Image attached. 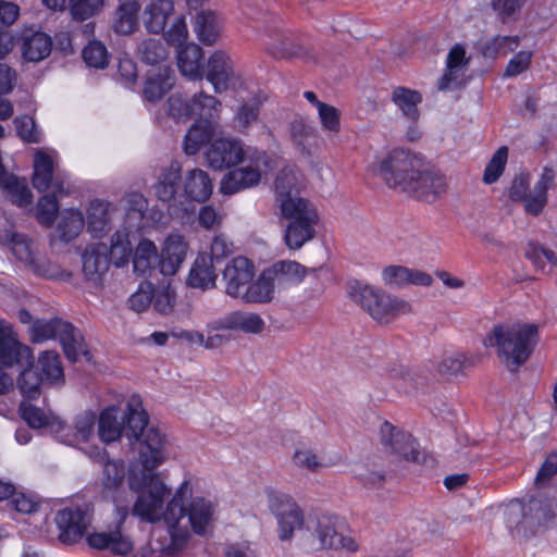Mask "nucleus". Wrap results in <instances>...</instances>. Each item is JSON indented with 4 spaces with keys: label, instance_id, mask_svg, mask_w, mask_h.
I'll use <instances>...</instances> for the list:
<instances>
[{
    "label": "nucleus",
    "instance_id": "nucleus-61",
    "mask_svg": "<svg viewBox=\"0 0 557 557\" xmlns=\"http://www.w3.org/2000/svg\"><path fill=\"white\" fill-rule=\"evenodd\" d=\"M104 0H74L71 5V15L74 20L83 22L99 13Z\"/></svg>",
    "mask_w": 557,
    "mask_h": 557
},
{
    "label": "nucleus",
    "instance_id": "nucleus-34",
    "mask_svg": "<svg viewBox=\"0 0 557 557\" xmlns=\"http://www.w3.org/2000/svg\"><path fill=\"white\" fill-rule=\"evenodd\" d=\"M52 49V39L42 32H35L23 38L21 53L27 62H39L46 59Z\"/></svg>",
    "mask_w": 557,
    "mask_h": 557
},
{
    "label": "nucleus",
    "instance_id": "nucleus-64",
    "mask_svg": "<svg viewBox=\"0 0 557 557\" xmlns=\"http://www.w3.org/2000/svg\"><path fill=\"white\" fill-rule=\"evenodd\" d=\"M96 414L91 411H84L76 416L74 421L75 438L87 442L95 432Z\"/></svg>",
    "mask_w": 557,
    "mask_h": 557
},
{
    "label": "nucleus",
    "instance_id": "nucleus-57",
    "mask_svg": "<svg viewBox=\"0 0 557 557\" xmlns=\"http://www.w3.org/2000/svg\"><path fill=\"white\" fill-rule=\"evenodd\" d=\"M260 107L261 103L258 99H251L239 106L235 115V122L240 132L247 131L258 122Z\"/></svg>",
    "mask_w": 557,
    "mask_h": 557
},
{
    "label": "nucleus",
    "instance_id": "nucleus-3",
    "mask_svg": "<svg viewBox=\"0 0 557 557\" xmlns=\"http://www.w3.org/2000/svg\"><path fill=\"white\" fill-rule=\"evenodd\" d=\"M537 341L535 324H497L484 339V345L495 347L498 358L513 372L527 362Z\"/></svg>",
    "mask_w": 557,
    "mask_h": 557
},
{
    "label": "nucleus",
    "instance_id": "nucleus-14",
    "mask_svg": "<svg viewBox=\"0 0 557 557\" xmlns=\"http://www.w3.org/2000/svg\"><path fill=\"white\" fill-rule=\"evenodd\" d=\"M380 435L381 444L386 453L396 455L406 461L417 463L422 461V453L418 450L416 441L409 433L384 421L380 428Z\"/></svg>",
    "mask_w": 557,
    "mask_h": 557
},
{
    "label": "nucleus",
    "instance_id": "nucleus-48",
    "mask_svg": "<svg viewBox=\"0 0 557 557\" xmlns=\"http://www.w3.org/2000/svg\"><path fill=\"white\" fill-rule=\"evenodd\" d=\"M22 371L17 377V386L23 395L33 399L39 395V386L44 376L34 370V359L29 366H18Z\"/></svg>",
    "mask_w": 557,
    "mask_h": 557
},
{
    "label": "nucleus",
    "instance_id": "nucleus-63",
    "mask_svg": "<svg viewBox=\"0 0 557 557\" xmlns=\"http://www.w3.org/2000/svg\"><path fill=\"white\" fill-rule=\"evenodd\" d=\"M176 301V294L170 287L152 290V306L161 314L173 312Z\"/></svg>",
    "mask_w": 557,
    "mask_h": 557
},
{
    "label": "nucleus",
    "instance_id": "nucleus-35",
    "mask_svg": "<svg viewBox=\"0 0 557 557\" xmlns=\"http://www.w3.org/2000/svg\"><path fill=\"white\" fill-rule=\"evenodd\" d=\"M0 187L5 191L10 201L18 207H26L32 203L33 194L24 178L9 174L4 169L0 175Z\"/></svg>",
    "mask_w": 557,
    "mask_h": 557
},
{
    "label": "nucleus",
    "instance_id": "nucleus-15",
    "mask_svg": "<svg viewBox=\"0 0 557 557\" xmlns=\"http://www.w3.org/2000/svg\"><path fill=\"white\" fill-rule=\"evenodd\" d=\"M251 151L245 150L239 140L221 138L210 144L205 152V159L209 168L221 171L244 162L245 157Z\"/></svg>",
    "mask_w": 557,
    "mask_h": 557
},
{
    "label": "nucleus",
    "instance_id": "nucleus-46",
    "mask_svg": "<svg viewBox=\"0 0 557 557\" xmlns=\"http://www.w3.org/2000/svg\"><path fill=\"white\" fill-rule=\"evenodd\" d=\"M108 205L103 201H92L88 210L87 226L97 237L102 236L109 228Z\"/></svg>",
    "mask_w": 557,
    "mask_h": 557
},
{
    "label": "nucleus",
    "instance_id": "nucleus-58",
    "mask_svg": "<svg viewBox=\"0 0 557 557\" xmlns=\"http://www.w3.org/2000/svg\"><path fill=\"white\" fill-rule=\"evenodd\" d=\"M132 247L128 240L116 232L111 237V245L109 248L110 263L113 262L117 268L125 265L131 258Z\"/></svg>",
    "mask_w": 557,
    "mask_h": 557
},
{
    "label": "nucleus",
    "instance_id": "nucleus-33",
    "mask_svg": "<svg viewBox=\"0 0 557 557\" xmlns=\"http://www.w3.org/2000/svg\"><path fill=\"white\" fill-rule=\"evenodd\" d=\"M174 13L172 0H151L145 9V26L151 34H160L165 29L169 17Z\"/></svg>",
    "mask_w": 557,
    "mask_h": 557
},
{
    "label": "nucleus",
    "instance_id": "nucleus-40",
    "mask_svg": "<svg viewBox=\"0 0 557 557\" xmlns=\"http://www.w3.org/2000/svg\"><path fill=\"white\" fill-rule=\"evenodd\" d=\"M467 63L468 60H466L465 48L461 45H455L448 52L446 61L447 69L444 75L438 79V89H449L451 85L457 82L459 72Z\"/></svg>",
    "mask_w": 557,
    "mask_h": 557
},
{
    "label": "nucleus",
    "instance_id": "nucleus-62",
    "mask_svg": "<svg viewBox=\"0 0 557 557\" xmlns=\"http://www.w3.org/2000/svg\"><path fill=\"white\" fill-rule=\"evenodd\" d=\"M190 98L181 94H173L168 99V113L177 121H187L191 119Z\"/></svg>",
    "mask_w": 557,
    "mask_h": 557
},
{
    "label": "nucleus",
    "instance_id": "nucleus-28",
    "mask_svg": "<svg viewBox=\"0 0 557 557\" xmlns=\"http://www.w3.org/2000/svg\"><path fill=\"white\" fill-rule=\"evenodd\" d=\"M216 263L207 253L197 256L187 277V285L193 288L208 289L215 286L218 274Z\"/></svg>",
    "mask_w": 557,
    "mask_h": 557
},
{
    "label": "nucleus",
    "instance_id": "nucleus-43",
    "mask_svg": "<svg viewBox=\"0 0 557 557\" xmlns=\"http://www.w3.org/2000/svg\"><path fill=\"white\" fill-rule=\"evenodd\" d=\"M392 100L410 120L417 121L419 117L418 104L422 101L419 91L406 87H396L392 94Z\"/></svg>",
    "mask_w": 557,
    "mask_h": 557
},
{
    "label": "nucleus",
    "instance_id": "nucleus-36",
    "mask_svg": "<svg viewBox=\"0 0 557 557\" xmlns=\"http://www.w3.org/2000/svg\"><path fill=\"white\" fill-rule=\"evenodd\" d=\"M214 133V123L195 121L189 127L183 141V149L187 156H195L208 144Z\"/></svg>",
    "mask_w": 557,
    "mask_h": 557
},
{
    "label": "nucleus",
    "instance_id": "nucleus-17",
    "mask_svg": "<svg viewBox=\"0 0 557 557\" xmlns=\"http://www.w3.org/2000/svg\"><path fill=\"white\" fill-rule=\"evenodd\" d=\"M253 277L255 265L248 258L242 256L233 258L223 270L226 295L238 299Z\"/></svg>",
    "mask_w": 557,
    "mask_h": 557
},
{
    "label": "nucleus",
    "instance_id": "nucleus-38",
    "mask_svg": "<svg viewBox=\"0 0 557 557\" xmlns=\"http://www.w3.org/2000/svg\"><path fill=\"white\" fill-rule=\"evenodd\" d=\"M221 102L219 99L203 91L195 94L190 98L191 117L196 121L214 123L219 116Z\"/></svg>",
    "mask_w": 557,
    "mask_h": 557
},
{
    "label": "nucleus",
    "instance_id": "nucleus-8",
    "mask_svg": "<svg viewBox=\"0 0 557 557\" xmlns=\"http://www.w3.org/2000/svg\"><path fill=\"white\" fill-rule=\"evenodd\" d=\"M52 338H59L63 352L71 362H76L81 354L87 355L83 336L72 323L54 318L51 320H36L32 324V342L41 343Z\"/></svg>",
    "mask_w": 557,
    "mask_h": 557
},
{
    "label": "nucleus",
    "instance_id": "nucleus-1",
    "mask_svg": "<svg viewBox=\"0 0 557 557\" xmlns=\"http://www.w3.org/2000/svg\"><path fill=\"white\" fill-rule=\"evenodd\" d=\"M148 414L128 406V413L123 420L124 435L131 444L139 445V462L143 466L139 474L132 472L128 476L131 490L138 493L132 513L141 521H152L158 516L161 497L166 492L165 484L153 470L164 461L165 438L161 432L151 426Z\"/></svg>",
    "mask_w": 557,
    "mask_h": 557
},
{
    "label": "nucleus",
    "instance_id": "nucleus-52",
    "mask_svg": "<svg viewBox=\"0 0 557 557\" xmlns=\"http://www.w3.org/2000/svg\"><path fill=\"white\" fill-rule=\"evenodd\" d=\"M23 420L33 429H40L51 426L55 432H61L65 425L58 421L55 423L50 421V418L40 409L33 405H21Z\"/></svg>",
    "mask_w": 557,
    "mask_h": 557
},
{
    "label": "nucleus",
    "instance_id": "nucleus-2",
    "mask_svg": "<svg viewBox=\"0 0 557 557\" xmlns=\"http://www.w3.org/2000/svg\"><path fill=\"white\" fill-rule=\"evenodd\" d=\"M380 175L392 188L426 202L435 201L446 193V177L420 154L395 149L381 161Z\"/></svg>",
    "mask_w": 557,
    "mask_h": 557
},
{
    "label": "nucleus",
    "instance_id": "nucleus-29",
    "mask_svg": "<svg viewBox=\"0 0 557 557\" xmlns=\"http://www.w3.org/2000/svg\"><path fill=\"white\" fill-rule=\"evenodd\" d=\"M272 272L264 270L256 281L248 283L242 296L238 297L245 304H268L274 298L275 282Z\"/></svg>",
    "mask_w": 557,
    "mask_h": 557
},
{
    "label": "nucleus",
    "instance_id": "nucleus-11",
    "mask_svg": "<svg viewBox=\"0 0 557 557\" xmlns=\"http://www.w3.org/2000/svg\"><path fill=\"white\" fill-rule=\"evenodd\" d=\"M247 165L227 172L221 182V191L233 195L247 188L257 186L261 181V168L268 165V156L264 151L252 150L245 157Z\"/></svg>",
    "mask_w": 557,
    "mask_h": 557
},
{
    "label": "nucleus",
    "instance_id": "nucleus-37",
    "mask_svg": "<svg viewBox=\"0 0 557 557\" xmlns=\"http://www.w3.org/2000/svg\"><path fill=\"white\" fill-rule=\"evenodd\" d=\"M194 30L198 39L207 46L216 41L221 32L219 16L212 11H200L195 16Z\"/></svg>",
    "mask_w": 557,
    "mask_h": 557
},
{
    "label": "nucleus",
    "instance_id": "nucleus-56",
    "mask_svg": "<svg viewBox=\"0 0 557 557\" xmlns=\"http://www.w3.org/2000/svg\"><path fill=\"white\" fill-rule=\"evenodd\" d=\"M125 465L122 460L107 459L103 463L102 485L106 490H117L124 482Z\"/></svg>",
    "mask_w": 557,
    "mask_h": 557
},
{
    "label": "nucleus",
    "instance_id": "nucleus-26",
    "mask_svg": "<svg viewBox=\"0 0 557 557\" xmlns=\"http://www.w3.org/2000/svg\"><path fill=\"white\" fill-rule=\"evenodd\" d=\"M264 45L268 53L276 59H306L309 57L308 48L289 34L269 36V40L264 41Z\"/></svg>",
    "mask_w": 557,
    "mask_h": 557
},
{
    "label": "nucleus",
    "instance_id": "nucleus-16",
    "mask_svg": "<svg viewBox=\"0 0 557 557\" xmlns=\"http://www.w3.org/2000/svg\"><path fill=\"white\" fill-rule=\"evenodd\" d=\"M33 360L32 349L22 344L12 325L0 320V363L3 367L29 366Z\"/></svg>",
    "mask_w": 557,
    "mask_h": 557
},
{
    "label": "nucleus",
    "instance_id": "nucleus-20",
    "mask_svg": "<svg viewBox=\"0 0 557 557\" xmlns=\"http://www.w3.org/2000/svg\"><path fill=\"white\" fill-rule=\"evenodd\" d=\"M82 262L86 278L95 284L101 283L110 268L109 247L103 243L88 246L82 255Z\"/></svg>",
    "mask_w": 557,
    "mask_h": 557
},
{
    "label": "nucleus",
    "instance_id": "nucleus-32",
    "mask_svg": "<svg viewBox=\"0 0 557 557\" xmlns=\"http://www.w3.org/2000/svg\"><path fill=\"white\" fill-rule=\"evenodd\" d=\"M138 0H121L115 13L112 27L116 34L129 35L138 27V14L140 11Z\"/></svg>",
    "mask_w": 557,
    "mask_h": 557
},
{
    "label": "nucleus",
    "instance_id": "nucleus-44",
    "mask_svg": "<svg viewBox=\"0 0 557 557\" xmlns=\"http://www.w3.org/2000/svg\"><path fill=\"white\" fill-rule=\"evenodd\" d=\"M84 227V216L78 210H67L62 215L57 226L59 237L63 242L74 239Z\"/></svg>",
    "mask_w": 557,
    "mask_h": 557
},
{
    "label": "nucleus",
    "instance_id": "nucleus-5",
    "mask_svg": "<svg viewBox=\"0 0 557 557\" xmlns=\"http://www.w3.org/2000/svg\"><path fill=\"white\" fill-rule=\"evenodd\" d=\"M280 207L282 218L288 221L284 240L289 249H299L314 237L319 221L315 207L305 198L284 200Z\"/></svg>",
    "mask_w": 557,
    "mask_h": 557
},
{
    "label": "nucleus",
    "instance_id": "nucleus-59",
    "mask_svg": "<svg viewBox=\"0 0 557 557\" xmlns=\"http://www.w3.org/2000/svg\"><path fill=\"white\" fill-rule=\"evenodd\" d=\"M507 159L508 148L506 146L499 147L485 168L483 174V181L485 184H493L500 177L505 170Z\"/></svg>",
    "mask_w": 557,
    "mask_h": 557
},
{
    "label": "nucleus",
    "instance_id": "nucleus-10",
    "mask_svg": "<svg viewBox=\"0 0 557 557\" xmlns=\"http://www.w3.org/2000/svg\"><path fill=\"white\" fill-rule=\"evenodd\" d=\"M94 519V507L90 504L71 505L60 509L54 517L61 543H77L86 534Z\"/></svg>",
    "mask_w": 557,
    "mask_h": 557
},
{
    "label": "nucleus",
    "instance_id": "nucleus-25",
    "mask_svg": "<svg viewBox=\"0 0 557 557\" xmlns=\"http://www.w3.org/2000/svg\"><path fill=\"white\" fill-rule=\"evenodd\" d=\"M313 533L319 539L322 547L333 549L347 548L348 550L356 549L354 540L338 533L335 528V522L330 516H321L318 518Z\"/></svg>",
    "mask_w": 557,
    "mask_h": 557
},
{
    "label": "nucleus",
    "instance_id": "nucleus-49",
    "mask_svg": "<svg viewBox=\"0 0 557 557\" xmlns=\"http://www.w3.org/2000/svg\"><path fill=\"white\" fill-rule=\"evenodd\" d=\"M474 366V359L463 354L445 357L437 366L438 374L444 379H450L465 373V370Z\"/></svg>",
    "mask_w": 557,
    "mask_h": 557
},
{
    "label": "nucleus",
    "instance_id": "nucleus-45",
    "mask_svg": "<svg viewBox=\"0 0 557 557\" xmlns=\"http://www.w3.org/2000/svg\"><path fill=\"white\" fill-rule=\"evenodd\" d=\"M524 257L530 260L536 269L545 273H550L554 267H557V258L554 251L533 243L528 244Z\"/></svg>",
    "mask_w": 557,
    "mask_h": 557
},
{
    "label": "nucleus",
    "instance_id": "nucleus-27",
    "mask_svg": "<svg viewBox=\"0 0 557 557\" xmlns=\"http://www.w3.org/2000/svg\"><path fill=\"white\" fill-rule=\"evenodd\" d=\"M161 256L158 253L156 245L149 239H141L137 245L133 256L134 271L138 275H152L160 273Z\"/></svg>",
    "mask_w": 557,
    "mask_h": 557
},
{
    "label": "nucleus",
    "instance_id": "nucleus-12",
    "mask_svg": "<svg viewBox=\"0 0 557 557\" xmlns=\"http://www.w3.org/2000/svg\"><path fill=\"white\" fill-rule=\"evenodd\" d=\"M269 506L277 520L281 541L290 540L294 532L304 527V511L292 496L283 493L270 495Z\"/></svg>",
    "mask_w": 557,
    "mask_h": 557
},
{
    "label": "nucleus",
    "instance_id": "nucleus-31",
    "mask_svg": "<svg viewBox=\"0 0 557 557\" xmlns=\"http://www.w3.org/2000/svg\"><path fill=\"white\" fill-rule=\"evenodd\" d=\"M175 85V73L170 67L159 69L149 74L144 87V97L150 102H157Z\"/></svg>",
    "mask_w": 557,
    "mask_h": 557
},
{
    "label": "nucleus",
    "instance_id": "nucleus-53",
    "mask_svg": "<svg viewBox=\"0 0 557 557\" xmlns=\"http://www.w3.org/2000/svg\"><path fill=\"white\" fill-rule=\"evenodd\" d=\"M268 272H272V278L278 283L283 278L298 283L306 275V269L300 263L290 260L274 263L271 269H268Z\"/></svg>",
    "mask_w": 557,
    "mask_h": 557
},
{
    "label": "nucleus",
    "instance_id": "nucleus-30",
    "mask_svg": "<svg viewBox=\"0 0 557 557\" xmlns=\"http://www.w3.org/2000/svg\"><path fill=\"white\" fill-rule=\"evenodd\" d=\"M203 51L196 44H187L177 49V65L181 73L190 79L202 78L203 65L201 63Z\"/></svg>",
    "mask_w": 557,
    "mask_h": 557
},
{
    "label": "nucleus",
    "instance_id": "nucleus-4",
    "mask_svg": "<svg viewBox=\"0 0 557 557\" xmlns=\"http://www.w3.org/2000/svg\"><path fill=\"white\" fill-rule=\"evenodd\" d=\"M165 493L161 497L160 511L158 517L149 521L150 523L164 519L170 529H175L180 521L187 516L193 531L196 534L203 535L207 528L213 520L214 508L210 500L203 497H195L190 500L188 506H185L184 500L187 496H191V487L188 481H184L173 498L169 502L165 509H163L164 498L170 495L171 490L165 485Z\"/></svg>",
    "mask_w": 557,
    "mask_h": 557
},
{
    "label": "nucleus",
    "instance_id": "nucleus-50",
    "mask_svg": "<svg viewBox=\"0 0 557 557\" xmlns=\"http://www.w3.org/2000/svg\"><path fill=\"white\" fill-rule=\"evenodd\" d=\"M38 364L45 380L50 382L63 381L64 373L58 352L53 350L44 351L38 358Z\"/></svg>",
    "mask_w": 557,
    "mask_h": 557
},
{
    "label": "nucleus",
    "instance_id": "nucleus-41",
    "mask_svg": "<svg viewBox=\"0 0 557 557\" xmlns=\"http://www.w3.org/2000/svg\"><path fill=\"white\" fill-rule=\"evenodd\" d=\"M98 434L103 443H112L124 435V424L119 421L117 409L109 407L99 416Z\"/></svg>",
    "mask_w": 557,
    "mask_h": 557
},
{
    "label": "nucleus",
    "instance_id": "nucleus-60",
    "mask_svg": "<svg viewBox=\"0 0 557 557\" xmlns=\"http://www.w3.org/2000/svg\"><path fill=\"white\" fill-rule=\"evenodd\" d=\"M126 219L136 222V226L140 227V223L148 209V200L139 193H131L125 197Z\"/></svg>",
    "mask_w": 557,
    "mask_h": 557
},
{
    "label": "nucleus",
    "instance_id": "nucleus-21",
    "mask_svg": "<svg viewBox=\"0 0 557 557\" xmlns=\"http://www.w3.org/2000/svg\"><path fill=\"white\" fill-rule=\"evenodd\" d=\"M213 329L240 331L247 334H260L265 329V322L259 313L233 311L215 321Z\"/></svg>",
    "mask_w": 557,
    "mask_h": 557
},
{
    "label": "nucleus",
    "instance_id": "nucleus-23",
    "mask_svg": "<svg viewBox=\"0 0 557 557\" xmlns=\"http://www.w3.org/2000/svg\"><path fill=\"white\" fill-rule=\"evenodd\" d=\"M187 249V243L182 235H169L160 253V274L165 276L174 275L184 262Z\"/></svg>",
    "mask_w": 557,
    "mask_h": 557
},
{
    "label": "nucleus",
    "instance_id": "nucleus-51",
    "mask_svg": "<svg viewBox=\"0 0 557 557\" xmlns=\"http://www.w3.org/2000/svg\"><path fill=\"white\" fill-rule=\"evenodd\" d=\"M518 36H495L486 41L482 47V54L486 59H496L500 53L506 54L513 51L519 46Z\"/></svg>",
    "mask_w": 557,
    "mask_h": 557
},
{
    "label": "nucleus",
    "instance_id": "nucleus-24",
    "mask_svg": "<svg viewBox=\"0 0 557 557\" xmlns=\"http://www.w3.org/2000/svg\"><path fill=\"white\" fill-rule=\"evenodd\" d=\"M33 165L34 173L32 182L35 189L42 193L52 188V190L58 191L60 195L65 194L63 183L58 178H53V161L48 153L37 151L34 157Z\"/></svg>",
    "mask_w": 557,
    "mask_h": 557
},
{
    "label": "nucleus",
    "instance_id": "nucleus-42",
    "mask_svg": "<svg viewBox=\"0 0 557 557\" xmlns=\"http://www.w3.org/2000/svg\"><path fill=\"white\" fill-rule=\"evenodd\" d=\"M297 184L298 175L293 168H284L277 173L274 187L278 206L286 199L299 198Z\"/></svg>",
    "mask_w": 557,
    "mask_h": 557
},
{
    "label": "nucleus",
    "instance_id": "nucleus-47",
    "mask_svg": "<svg viewBox=\"0 0 557 557\" xmlns=\"http://www.w3.org/2000/svg\"><path fill=\"white\" fill-rule=\"evenodd\" d=\"M137 53L147 64H158L166 59V46L161 39L147 38L138 44Z\"/></svg>",
    "mask_w": 557,
    "mask_h": 557
},
{
    "label": "nucleus",
    "instance_id": "nucleus-7",
    "mask_svg": "<svg viewBox=\"0 0 557 557\" xmlns=\"http://www.w3.org/2000/svg\"><path fill=\"white\" fill-rule=\"evenodd\" d=\"M555 184V171L545 166L540 180L530 190V175L521 173L511 182L508 189V197L513 202H523L527 214L539 216L548 202L547 191Z\"/></svg>",
    "mask_w": 557,
    "mask_h": 557
},
{
    "label": "nucleus",
    "instance_id": "nucleus-22",
    "mask_svg": "<svg viewBox=\"0 0 557 557\" xmlns=\"http://www.w3.org/2000/svg\"><path fill=\"white\" fill-rule=\"evenodd\" d=\"M555 507L556 504L553 499L532 496L525 505L518 509L516 519L509 520V522L519 524L521 518L539 525L548 524L556 517Z\"/></svg>",
    "mask_w": 557,
    "mask_h": 557
},
{
    "label": "nucleus",
    "instance_id": "nucleus-19",
    "mask_svg": "<svg viewBox=\"0 0 557 557\" xmlns=\"http://www.w3.org/2000/svg\"><path fill=\"white\" fill-rule=\"evenodd\" d=\"M213 85L214 91L221 94L228 88L234 77V63L224 51H215L203 66L202 74Z\"/></svg>",
    "mask_w": 557,
    "mask_h": 557
},
{
    "label": "nucleus",
    "instance_id": "nucleus-13",
    "mask_svg": "<svg viewBox=\"0 0 557 557\" xmlns=\"http://www.w3.org/2000/svg\"><path fill=\"white\" fill-rule=\"evenodd\" d=\"M116 511L119 515V523L115 530L109 532H92L87 535L86 541L91 548L108 550L113 555L126 556L134 548L132 539L121 531V525L128 516V508L126 506L116 507Z\"/></svg>",
    "mask_w": 557,
    "mask_h": 557
},
{
    "label": "nucleus",
    "instance_id": "nucleus-9",
    "mask_svg": "<svg viewBox=\"0 0 557 557\" xmlns=\"http://www.w3.org/2000/svg\"><path fill=\"white\" fill-rule=\"evenodd\" d=\"M152 191L159 201L166 205L168 212L173 219L183 220L188 215L189 208L183 205V174L178 161H171L168 166L160 170Z\"/></svg>",
    "mask_w": 557,
    "mask_h": 557
},
{
    "label": "nucleus",
    "instance_id": "nucleus-6",
    "mask_svg": "<svg viewBox=\"0 0 557 557\" xmlns=\"http://www.w3.org/2000/svg\"><path fill=\"white\" fill-rule=\"evenodd\" d=\"M348 293L354 301L381 323H388L399 315L411 312V305L408 301L359 281L349 284Z\"/></svg>",
    "mask_w": 557,
    "mask_h": 557
},
{
    "label": "nucleus",
    "instance_id": "nucleus-55",
    "mask_svg": "<svg viewBox=\"0 0 557 557\" xmlns=\"http://www.w3.org/2000/svg\"><path fill=\"white\" fill-rule=\"evenodd\" d=\"M82 57L84 62L95 69H104L109 64V52L107 47L99 40H91L83 49Z\"/></svg>",
    "mask_w": 557,
    "mask_h": 557
},
{
    "label": "nucleus",
    "instance_id": "nucleus-54",
    "mask_svg": "<svg viewBox=\"0 0 557 557\" xmlns=\"http://www.w3.org/2000/svg\"><path fill=\"white\" fill-rule=\"evenodd\" d=\"M57 195L60 194L52 190L51 194L42 196L37 202L36 218L45 226H51L57 218L59 211Z\"/></svg>",
    "mask_w": 557,
    "mask_h": 557
},
{
    "label": "nucleus",
    "instance_id": "nucleus-39",
    "mask_svg": "<svg viewBox=\"0 0 557 557\" xmlns=\"http://www.w3.org/2000/svg\"><path fill=\"white\" fill-rule=\"evenodd\" d=\"M0 243L8 245L12 253L21 262L28 264L34 261L32 240L26 235L9 228L0 230Z\"/></svg>",
    "mask_w": 557,
    "mask_h": 557
},
{
    "label": "nucleus",
    "instance_id": "nucleus-18",
    "mask_svg": "<svg viewBox=\"0 0 557 557\" xmlns=\"http://www.w3.org/2000/svg\"><path fill=\"white\" fill-rule=\"evenodd\" d=\"M213 191V183L209 174L201 169L188 170L183 175V205L194 210L193 202L207 201Z\"/></svg>",
    "mask_w": 557,
    "mask_h": 557
}]
</instances>
